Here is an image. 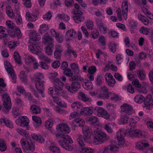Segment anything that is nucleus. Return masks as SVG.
I'll return each mask as SVG.
<instances>
[{"instance_id": "1", "label": "nucleus", "mask_w": 153, "mask_h": 153, "mask_svg": "<svg viewBox=\"0 0 153 153\" xmlns=\"http://www.w3.org/2000/svg\"><path fill=\"white\" fill-rule=\"evenodd\" d=\"M57 130L62 133H57L56 136L59 139L57 140L59 144L63 148L68 151H72L73 147L71 144L73 141L71 137L68 135L65 134L69 133L70 132V128L65 123H60L56 127Z\"/></svg>"}, {"instance_id": "2", "label": "nucleus", "mask_w": 153, "mask_h": 153, "mask_svg": "<svg viewBox=\"0 0 153 153\" xmlns=\"http://www.w3.org/2000/svg\"><path fill=\"white\" fill-rule=\"evenodd\" d=\"M73 123L74 122L76 123L78 125H75V126H82V133L84 136H79L77 139V141L79 144L80 145L83 146L84 141H86L87 143H90L91 141V137L92 135V133L88 127L85 126L84 124L85 122L83 120L80 119L79 118L73 120Z\"/></svg>"}, {"instance_id": "3", "label": "nucleus", "mask_w": 153, "mask_h": 153, "mask_svg": "<svg viewBox=\"0 0 153 153\" xmlns=\"http://www.w3.org/2000/svg\"><path fill=\"white\" fill-rule=\"evenodd\" d=\"M93 143L95 145L100 144L106 142L108 137L106 134L101 131H97L93 134Z\"/></svg>"}, {"instance_id": "4", "label": "nucleus", "mask_w": 153, "mask_h": 153, "mask_svg": "<svg viewBox=\"0 0 153 153\" xmlns=\"http://www.w3.org/2000/svg\"><path fill=\"white\" fill-rule=\"evenodd\" d=\"M74 6V8L73 9L72 13L75 16H73V19L76 23H79L85 20V18L82 16L83 13L78 4H75Z\"/></svg>"}, {"instance_id": "5", "label": "nucleus", "mask_w": 153, "mask_h": 153, "mask_svg": "<svg viewBox=\"0 0 153 153\" xmlns=\"http://www.w3.org/2000/svg\"><path fill=\"white\" fill-rule=\"evenodd\" d=\"M53 83L54 86L52 88L49 89V94H58L59 91H62L64 86V83L59 78L54 79Z\"/></svg>"}, {"instance_id": "6", "label": "nucleus", "mask_w": 153, "mask_h": 153, "mask_svg": "<svg viewBox=\"0 0 153 153\" xmlns=\"http://www.w3.org/2000/svg\"><path fill=\"white\" fill-rule=\"evenodd\" d=\"M126 132L125 129L121 128L117 132L116 137L118 140L117 147L121 148L123 146L125 142L124 137L125 136Z\"/></svg>"}, {"instance_id": "7", "label": "nucleus", "mask_w": 153, "mask_h": 153, "mask_svg": "<svg viewBox=\"0 0 153 153\" xmlns=\"http://www.w3.org/2000/svg\"><path fill=\"white\" fill-rule=\"evenodd\" d=\"M4 67L6 70L11 76L12 80V82L15 83L16 82V76L13 69V68L10 63L6 61L4 62Z\"/></svg>"}, {"instance_id": "8", "label": "nucleus", "mask_w": 153, "mask_h": 153, "mask_svg": "<svg viewBox=\"0 0 153 153\" xmlns=\"http://www.w3.org/2000/svg\"><path fill=\"white\" fill-rule=\"evenodd\" d=\"M16 123L19 126L26 127L27 130L29 129V120L26 116H22L18 117L15 121Z\"/></svg>"}, {"instance_id": "9", "label": "nucleus", "mask_w": 153, "mask_h": 153, "mask_svg": "<svg viewBox=\"0 0 153 153\" xmlns=\"http://www.w3.org/2000/svg\"><path fill=\"white\" fill-rule=\"evenodd\" d=\"M65 87L66 89L71 93L74 94L76 93L80 87V84L78 82H74L72 83L71 86L69 84H66Z\"/></svg>"}, {"instance_id": "10", "label": "nucleus", "mask_w": 153, "mask_h": 153, "mask_svg": "<svg viewBox=\"0 0 153 153\" xmlns=\"http://www.w3.org/2000/svg\"><path fill=\"white\" fill-rule=\"evenodd\" d=\"M1 96L4 107L7 110H9L11 109V99L9 95L7 94H1Z\"/></svg>"}, {"instance_id": "11", "label": "nucleus", "mask_w": 153, "mask_h": 153, "mask_svg": "<svg viewBox=\"0 0 153 153\" xmlns=\"http://www.w3.org/2000/svg\"><path fill=\"white\" fill-rule=\"evenodd\" d=\"M121 112L122 114L127 115H131L133 114H135L134 111L132 107L129 105L124 104L121 106Z\"/></svg>"}, {"instance_id": "12", "label": "nucleus", "mask_w": 153, "mask_h": 153, "mask_svg": "<svg viewBox=\"0 0 153 153\" xmlns=\"http://www.w3.org/2000/svg\"><path fill=\"white\" fill-rule=\"evenodd\" d=\"M143 107L146 109L151 110L153 108V99L151 95H148L145 99Z\"/></svg>"}, {"instance_id": "13", "label": "nucleus", "mask_w": 153, "mask_h": 153, "mask_svg": "<svg viewBox=\"0 0 153 153\" xmlns=\"http://www.w3.org/2000/svg\"><path fill=\"white\" fill-rule=\"evenodd\" d=\"M149 144L147 142L146 140H143L137 142L136 143V148L140 150H142L145 148L149 147Z\"/></svg>"}, {"instance_id": "14", "label": "nucleus", "mask_w": 153, "mask_h": 153, "mask_svg": "<svg viewBox=\"0 0 153 153\" xmlns=\"http://www.w3.org/2000/svg\"><path fill=\"white\" fill-rule=\"evenodd\" d=\"M121 9L123 16L124 19H126L127 18L128 10L127 0H124L123 1L122 4Z\"/></svg>"}, {"instance_id": "15", "label": "nucleus", "mask_w": 153, "mask_h": 153, "mask_svg": "<svg viewBox=\"0 0 153 153\" xmlns=\"http://www.w3.org/2000/svg\"><path fill=\"white\" fill-rule=\"evenodd\" d=\"M106 82L111 86H114L115 83V80L113 78V76L109 73H106L105 76Z\"/></svg>"}, {"instance_id": "16", "label": "nucleus", "mask_w": 153, "mask_h": 153, "mask_svg": "<svg viewBox=\"0 0 153 153\" xmlns=\"http://www.w3.org/2000/svg\"><path fill=\"white\" fill-rule=\"evenodd\" d=\"M117 144L116 146L112 144H110L105 147L102 153H114L117 151Z\"/></svg>"}, {"instance_id": "17", "label": "nucleus", "mask_w": 153, "mask_h": 153, "mask_svg": "<svg viewBox=\"0 0 153 153\" xmlns=\"http://www.w3.org/2000/svg\"><path fill=\"white\" fill-rule=\"evenodd\" d=\"M109 93L108 89L105 86H103L101 87V94L100 97L102 99H108L109 97Z\"/></svg>"}, {"instance_id": "18", "label": "nucleus", "mask_w": 153, "mask_h": 153, "mask_svg": "<svg viewBox=\"0 0 153 153\" xmlns=\"http://www.w3.org/2000/svg\"><path fill=\"white\" fill-rule=\"evenodd\" d=\"M45 82L44 80L39 81L35 80V85L36 88L39 91L40 93L43 94V91H44V85Z\"/></svg>"}, {"instance_id": "19", "label": "nucleus", "mask_w": 153, "mask_h": 153, "mask_svg": "<svg viewBox=\"0 0 153 153\" xmlns=\"http://www.w3.org/2000/svg\"><path fill=\"white\" fill-rule=\"evenodd\" d=\"M40 48L38 44H32L28 46V50L33 54H36L40 51Z\"/></svg>"}, {"instance_id": "20", "label": "nucleus", "mask_w": 153, "mask_h": 153, "mask_svg": "<svg viewBox=\"0 0 153 153\" xmlns=\"http://www.w3.org/2000/svg\"><path fill=\"white\" fill-rule=\"evenodd\" d=\"M26 20L29 22H34L37 19L36 16L34 14H32L29 11L26 12L25 14Z\"/></svg>"}, {"instance_id": "21", "label": "nucleus", "mask_w": 153, "mask_h": 153, "mask_svg": "<svg viewBox=\"0 0 153 153\" xmlns=\"http://www.w3.org/2000/svg\"><path fill=\"white\" fill-rule=\"evenodd\" d=\"M30 39L33 41H39L41 39L39 33L35 31L31 32L29 35Z\"/></svg>"}, {"instance_id": "22", "label": "nucleus", "mask_w": 153, "mask_h": 153, "mask_svg": "<svg viewBox=\"0 0 153 153\" xmlns=\"http://www.w3.org/2000/svg\"><path fill=\"white\" fill-rule=\"evenodd\" d=\"M32 119L34 122V126L35 127L37 128L41 126L42 122L39 117L36 115H33Z\"/></svg>"}, {"instance_id": "23", "label": "nucleus", "mask_w": 153, "mask_h": 153, "mask_svg": "<svg viewBox=\"0 0 153 153\" xmlns=\"http://www.w3.org/2000/svg\"><path fill=\"white\" fill-rule=\"evenodd\" d=\"M93 113V109L91 107H83L80 111L81 114L91 115Z\"/></svg>"}, {"instance_id": "24", "label": "nucleus", "mask_w": 153, "mask_h": 153, "mask_svg": "<svg viewBox=\"0 0 153 153\" xmlns=\"http://www.w3.org/2000/svg\"><path fill=\"white\" fill-rule=\"evenodd\" d=\"M53 39L48 33H46L43 36L42 42L43 43L49 45L50 43H53Z\"/></svg>"}, {"instance_id": "25", "label": "nucleus", "mask_w": 153, "mask_h": 153, "mask_svg": "<svg viewBox=\"0 0 153 153\" xmlns=\"http://www.w3.org/2000/svg\"><path fill=\"white\" fill-rule=\"evenodd\" d=\"M78 98L84 102H90L91 101V99L82 92H80L79 93Z\"/></svg>"}, {"instance_id": "26", "label": "nucleus", "mask_w": 153, "mask_h": 153, "mask_svg": "<svg viewBox=\"0 0 153 153\" xmlns=\"http://www.w3.org/2000/svg\"><path fill=\"white\" fill-rule=\"evenodd\" d=\"M87 142L86 141H84L83 143L84 145L82 146L80 144H79L80 147H81V150L80 151V153H94V150L92 149L89 148H87L85 146V143Z\"/></svg>"}, {"instance_id": "27", "label": "nucleus", "mask_w": 153, "mask_h": 153, "mask_svg": "<svg viewBox=\"0 0 153 153\" xmlns=\"http://www.w3.org/2000/svg\"><path fill=\"white\" fill-rule=\"evenodd\" d=\"M56 50L54 52V56L55 58L59 59L60 58L61 53L63 51V49L62 47L59 45L56 46Z\"/></svg>"}, {"instance_id": "28", "label": "nucleus", "mask_w": 153, "mask_h": 153, "mask_svg": "<svg viewBox=\"0 0 153 153\" xmlns=\"http://www.w3.org/2000/svg\"><path fill=\"white\" fill-rule=\"evenodd\" d=\"M137 23L135 20L133 19L130 20L129 22V26L132 33H134V31L137 30Z\"/></svg>"}, {"instance_id": "29", "label": "nucleus", "mask_w": 153, "mask_h": 153, "mask_svg": "<svg viewBox=\"0 0 153 153\" xmlns=\"http://www.w3.org/2000/svg\"><path fill=\"white\" fill-rule=\"evenodd\" d=\"M76 34V32L74 29H71L68 30L66 33L65 37L66 40H70L74 38Z\"/></svg>"}, {"instance_id": "30", "label": "nucleus", "mask_w": 153, "mask_h": 153, "mask_svg": "<svg viewBox=\"0 0 153 153\" xmlns=\"http://www.w3.org/2000/svg\"><path fill=\"white\" fill-rule=\"evenodd\" d=\"M31 141V139L27 140L26 137L22 138L20 140V143L22 148L24 150H27V146H28L30 141Z\"/></svg>"}, {"instance_id": "31", "label": "nucleus", "mask_w": 153, "mask_h": 153, "mask_svg": "<svg viewBox=\"0 0 153 153\" xmlns=\"http://www.w3.org/2000/svg\"><path fill=\"white\" fill-rule=\"evenodd\" d=\"M36 59L30 55H26L25 56V62L27 65H30L33 62L35 61Z\"/></svg>"}, {"instance_id": "32", "label": "nucleus", "mask_w": 153, "mask_h": 153, "mask_svg": "<svg viewBox=\"0 0 153 153\" xmlns=\"http://www.w3.org/2000/svg\"><path fill=\"white\" fill-rule=\"evenodd\" d=\"M97 28L100 30L101 33L105 34L107 32V28L101 22L97 21Z\"/></svg>"}, {"instance_id": "33", "label": "nucleus", "mask_w": 153, "mask_h": 153, "mask_svg": "<svg viewBox=\"0 0 153 153\" xmlns=\"http://www.w3.org/2000/svg\"><path fill=\"white\" fill-rule=\"evenodd\" d=\"M71 106L74 110L79 111L82 107V104L79 101H75L72 104Z\"/></svg>"}, {"instance_id": "34", "label": "nucleus", "mask_w": 153, "mask_h": 153, "mask_svg": "<svg viewBox=\"0 0 153 153\" xmlns=\"http://www.w3.org/2000/svg\"><path fill=\"white\" fill-rule=\"evenodd\" d=\"M16 132L21 135L25 137V138H27V140H30V137L28 136V133L25 130L21 128H17L16 129Z\"/></svg>"}, {"instance_id": "35", "label": "nucleus", "mask_w": 153, "mask_h": 153, "mask_svg": "<svg viewBox=\"0 0 153 153\" xmlns=\"http://www.w3.org/2000/svg\"><path fill=\"white\" fill-rule=\"evenodd\" d=\"M6 13L9 17L13 19L15 17V13L13 12L11 7L10 6L6 7L5 8Z\"/></svg>"}, {"instance_id": "36", "label": "nucleus", "mask_w": 153, "mask_h": 153, "mask_svg": "<svg viewBox=\"0 0 153 153\" xmlns=\"http://www.w3.org/2000/svg\"><path fill=\"white\" fill-rule=\"evenodd\" d=\"M138 18L145 25H148L149 24V20L144 15L140 14H138Z\"/></svg>"}, {"instance_id": "37", "label": "nucleus", "mask_w": 153, "mask_h": 153, "mask_svg": "<svg viewBox=\"0 0 153 153\" xmlns=\"http://www.w3.org/2000/svg\"><path fill=\"white\" fill-rule=\"evenodd\" d=\"M108 48L112 53H114L117 49V44L114 42H111L108 45Z\"/></svg>"}, {"instance_id": "38", "label": "nucleus", "mask_w": 153, "mask_h": 153, "mask_svg": "<svg viewBox=\"0 0 153 153\" xmlns=\"http://www.w3.org/2000/svg\"><path fill=\"white\" fill-rule=\"evenodd\" d=\"M54 45L53 43H50L49 45H48L45 48V53L48 55H51L53 53L52 48L53 47Z\"/></svg>"}, {"instance_id": "39", "label": "nucleus", "mask_w": 153, "mask_h": 153, "mask_svg": "<svg viewBox=\"0 0 153 153\" xmlns=\"http://www.w3.org/2000/svg\"><path fill=\"white\" fill-rule=\"evenodd\" d=\"M94 111H96L99 115H107V114L106 111L102 107H95L94 108Z\"/></svg>"}, {"instance_id": "40", "label": "nucleus", "mask_w": 153, "mask_h": 153, "mask_svg": "<svg viewBox=\"0 0 153 153\" xmlns=\"http://www.w3.org/2000/svg\"><path fill=\"white\" fill-rule=\"evenodd\" d=\"M6 84L4 82V80L2 78H0V93L3 94L7 90L5 88Z\"/></svg>"}, {"instance_id": "41", "label": "nucleus", "mask_w": 153, "mask_h": 153, "mask_svg": "<svg viewBox=\"0 0 153 153\" xmlns=\"http://www.w3.org/2000/svg\"><path fill=\"white\" fill-rule=\"evenodd\" d=\"M32 138L34 140L41 143H43L45 142L44 138L40 135H32Z\"/></svg>"}, {"instance_id": "42", "label": "nucleus", "mask_w": 153, "mask_h": 153, "mask_svg": "<svg viewBox=\"0 0 153 153\" xmlns=\"http://www.w3.org/2000/svg\"><path fill=\"white\" fill-rule=\"evenodd\" d=\"M30 110L33 114H39L41 111L40 108L35 105H33L30 106Z\"/></svg>"}, {"instance_id": "43", "label": "nucleus", "mask_w": 153, "mask_h": 153, "mask_svg": "<svg viewBox=\"0 0 153 153\" xmlns=\"http://www.w3.org/2000/svg\"><path fill=\"white\" fill-rule=\"evenodd\" d=\"M86 119V121L91 124H94L99 121L98 119L95 116L88 117Z\"/></svg>"}, {"instance_id": "44", "label": "nucleus", "mask_w": 153, "mask_h": 153, "mask_svg": "<svg viewBox=\"0 0 153 153\" xmlns=\"http://www.w3.org/2000/svg\"><path fill=\"white\" fill-rule=\"evenodd\" d=\"M129 118L128 115H122L119 119V123L120 124H123L127 123Z\"/></svg>"}, {"instance_id": "45", "label": "nucleus", "mask_w": 153, "mask_h": 153, "mask_svg": "<svg viewBox=\"0 0 153 153\" xmlns=\"http://www.w3.org/2000/svg\"><path fill=\"white\" fill-rule=\"evenodd\" d=\"M144 97L140 94L137 95L134 98V101L138 103H141L144 101Z\"/></svg>"}, {"instance_id": "46", "label": "nucleus", "mask_w": 153, "mask_h": 153, "mask_svg": "<svg viewBox=\"0 0 153 153\" xmlns=\"http://www.w3.org/2000/svg\"><path fill=\"white\" fill-rule=\"evenodd\" d=\"M72 55L74 56V58L77 57L75 51L70 48L68 49L65 54L67 58H70Z\"/></svg>"}, {"instance_id": "47", "label": "nucleus", "mask_w": 153, "mask_h": 153, "mask_svg": "<svg viewBox=\"0 0 153 153\" xmlns=\"http://www.w3.org/2000/svg\"><path fill=\"white\" fill-rule=\"evenodd\" d=\"M1 122V123H4L7 127L10 128L13 127V124L11 123L9 120L6 118H1L0 119Z\"/></svg>"}, {"instance_id": "48", "label": "nucleus", "mask_w": 153, "mask_h": 153, "mask_svg": "<svg viewBox=\"0 0 153 153\" xmlns=\"http://www.w3.org/2000/svg\"><path fill=\"white\" fill-rule=\"evenodd\" d=\"M137 73L140 79L141 80H143L145 79L146 74L144 71L143 70H138L137 71Z\"/></svg>"}, {"instance_id": "49", "label": "nucleus", "mask_w": 153, "mask_h": 153, "mask_svg": "<svg viewBox=\"0 0 153 153\" xmlns=\"http://www.w3.org/2000/svg\"><path fill=\"white\" fill-rule=\"evenodd\" d=\"M112 126L110 123L105 124L104 126V128L106 131L109 133H112L113 132L112 127Z\"/></svg>"}, {"instance_id": "50", "label": "nucleus", "mask_w": 153, "mask_h": 153, "mask_svg": "<svg viewBox=\"0 0 153 153\" xmlns=\"http://www.w3.org/2000/svg\"><path fill=\"white\" fill-rule=\"evenodd\" d=\"M48 30V25L45 24H43L40 26L39 30L40 33L42 34Z\"/></svg>"}, {"instance_id": "51", "label": "nucleus", "mask_w": 153, "mask_h": 153, "mask_svg": "<svg viewBox=\"0 0 153 153\" xmlns=\"http://www.w3.org/2000/svg\"><path fill=\"white\" fill-rule=\"evenodd\" d=\"M109 97H111V100L115 102L118 101L120 100L119 96L115 94L110 92Z\"/></svg>"}, {"instance_id": "52", "label": "nucleus", "mask_w": 153, "mask_h": 153, "mask_svg": "<svg viewBox=\"0 0 153 153\" xmlns=\"http://www.w3.org/2000/svg\"><path fill=\"white\" fill-rule=\"evenodd\" d=\"M0 35L2 37H6L7 36V30L5 27L0 26Z\"/></svg>"}, {"instance_id": "53", "label": "nucleus", "mask_w": 153, "mask_h": 153, "mask_svg": "<svg viewBox=\"0 0 153 153\" xmlns=\"http://www.w3.org/2000/svg\"><path fill=\"white\" fill-rule=\"evenodd\" d=\"M38 57L40 60L43 61L46 63H49L51 62V59L44 54H40L39 55Z\"/></svg>"}, {"instance_id": "54", "label": "nucleus", "mask_w": 153, "mask_h": 153, "mask_svg": "<svg viewBox=\"0 0 153 153\" xmlns=\"http://www.w3.org/2000/svg\"><path fill=\"white\" fill-rule=\"evenodd\" d=\"M83 87L85 89L88 90L91 89L93 88V84L90 81H87L83 84Z\"/></svg>"}, {"instance_id": "55", "label": "nucleus", "mask_w": 153, "mask_h": 153, "mask_svg": "<svg viewBox=\"0 0 153 153\" xmlns=\"http://www.w3.org/2000/svg\"><path fill=\"white\" fill-rule=\"evenodd\" d=\"M7 148V145L4 140H0V151H5Z\"/></svg>"}, {"instance_id": "56", "label": "nucleus", "mask_w": 153, "mask_h": 153, "mask_svg": "<svg viewBox=\"0 0 153 153\" xmlns=\"http://www.w3.org/2000/svg\"><path fill=\"white\" fill-rule=\"evenodd\" d=\"M71 68L73 70L75 73L76 74H79V67L77 64L73 63L70 65Z\"/></svg>"}, {"instance_id": "57", "label": "nucleus", "mask_w": 153, "mask_h": 153, "mask_svg": "<svg viewBox=\"0 0 153 153\" xmlns=\"http://www.w3.org/2000/svg\"><path fill=\"white\" fill-rule=\"evenodd\" d=\"M14 58L17 64H20L21 63L20 56L19 54L17 52H15L13 55Z\"/></svg>"}, {"instance_id": "58", "label": "nucleus", "mask_w": 153, "mask_h": 153, "mask_svg": "<svg viewBox=\"0 0 153 153\" xmlns=\"http://www.w3.org/2000/svg\"><path fill=\"white\" fill-rule=\"evenodd\" d=\"M51 153H60V149L55 146H52L50 147Z\"/></svg>"}, {"instance_id": "59", "label": "nucleus", "mask_w": 153, "mask_h": 153, "mask_svg": "<svg viewBox=\"0 0 153 153\" xmlns=\"http://www.w3.org/2000/svg\"><path fill=\"white\" fill-rule=\"evenodd\" d=\"M6 25L7 27L12 30H13L16 27L15 24L12 21L7 20L6 22Z\"/></svg>"}, {"instance_id": "60", "label": "nucleus", "mask_w": 153, "mask_h": 153, "mask_svg": "<svg viewBox=\"0 0 153 153\" xmlns=\"http://www.w3.org/2000/svg\"><path fill=\"white\" fill-rule=\"evenodd\" d=\"M57 17L59 19H62L66 21H69L70 19L69 17L67 15L65 14H58Z\"/></svg>"}, {"instance_id": "61", "label": "nucleus", "mask_w": 153, "mask_h": 153, "mask_svg": "<svg viewBox=\"0 0 153 153\" xmlns=\"http://www.w3.org/2000/svg\"><path fill=\"white\" fill-rule=\"evenodd\" d=\"M142 131L141 130L138 129H136L134 131L133 133L131 135L140 137L142 136Z\"/></svg>"}, {"instance_id": "62", "label": "nucleus", "mask_w": 153, "mask_h": 153, "mask_svg": "<svg viewBox=\"0 0 153 153\" xmlns=\"http://www.w3.org/2000/svg\"><path fill=\"white\" fill-rule=\"evenodd\" d=\"M71 77L70 78V80L73 81H81L83 80V78H82L80 76L76 75L71 76Z\"/></svg>"}, {"instance_id": "63", "label": "nucleus", "mask_w": 153, "mask_h": 153, "mask_svg": "<svg viewBox=\"0 0 153 153\" xmlns=\"http://www.w3.org/2000/svg\"><path fill=\"white\" fill-rule=\"evenodd\" d=\"M23 5L26 7L28 8H30L32 6V4L30 0H22Z\"/></svg>"}, {"instance_id": "64", "label": "nucleus", "mask_w": 153, "mask_h": 153, "mask_svg": "<svg viewBox=\"0 0 153 153\" xmlns=\"http://www.w3.org/2000/svg\"><path fill=\"white\" fill-rule=\"evenodd\" d=\"M97 68L95 66H91L88 68V73L94 74L97 71Z\"/></svg>"}]
</instances>
